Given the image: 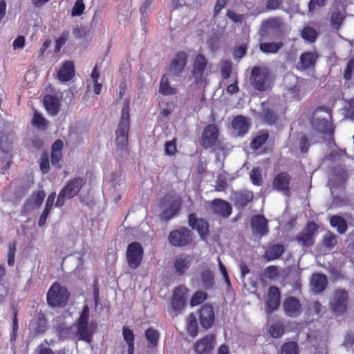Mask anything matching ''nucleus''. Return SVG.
Masks as SVG:
<instances>
[{
  "instance_id": "29",
  "label": "nucleus",
  "mask_w": 354,
  "mask_h": 354,
  "mask_svg": "<svg viewBox=\"0 0 354 354\" xmlns=\"http://www.w3.org/2000/svg\"><path fill=\"white\" fill-rule=\"evenodd\" d=\"M232 126L237 131L238 135L242 136L248 131L250 124L247 118L237 115L233 119Z\"/></svg>"
},
{
  "instance_id": "18",
  "label": "nucleus",
  "mask_w": 354,
  "mask_h": 354,
  "mask_svg": "<svg viewBox=\"0 0 354 354\" xmlns=\"http://www.w3.org/2000/svg\"><path fill=\"white\" fill-rule=\"evenodd\" d=\"M251 227L254 234H257L261 237L268 234V220L264 216L256 214L251 217Z\"/></svg>"
},
{
  "instance_id": "3",
  "label": "nucleus",
  "mask_w": 354,
  "mask_h": 354,
  "mask_svg": "<svg viewBox=\"0 0 354 354\" xmlns=\"http://www.w3.org/2000/svg\"><path fill=\"white\" fill-rule=\"evenodd\" d=\"M130 127V116L129 104H124L122 109L121 118L115 131V142L117 147L121 149L128 148L129 132Z\"/></svg>"
},
{
  "instance_id": "4",
  "label": "nucleus",
  "mask_w": 354,
  "mask_h": 354,
  "mask_svg": "<svg viewBox=\"0 0 354 354\" xmlns=\"http://www.w3.org/2000/svg\"><path fill=\"white\" fill-rule=\"evenodd\" d=\"M88 319L89 307L87 304H85L77 320V336L79 340L91 343L93 339V332L88 326Z\"/></svg>"
},
{
  "instance_id": "28",
  "label": "nucleus",
  "mask_w": 354,
  "mask_h": 354,
  "mask_svg": "<svg viewBox=\"0 0 354 354\" xmlns=\"http://www.w3.org/2000/svg\"><path fill=\"white\" fill-rule=\"evenodd\" d=\"M44 106L46 111L51 115L55 116L60 109V100L54 95H46L43 99Z\"/></svg>"
},
{
  "instance_id": "24",
  "label": "nucleus",
  "mask_w": 354,
  "mask_h": 354,
  "mask_svg": "<svg viewBox=\"0 0 354 354\" xmlns=\"http://www.w3.org/2000/svg\"><path fill=\"white\" fill-rule=\"evenodd\" d=\"M319 57V55L316 50L302 53L299 57L300 67H298V69L306 71L315 68Z\"/></svg>"
},
{
  "instance_id": "46",
  "label": "nucleus",
  "mask_w": 354,
  "mask_h": 354,
  "mask_svg": "<svg viewBox=\"0 0 354 354\" xmlns=\"http://www.w3.org/2000/svg\"><path fill=\"white\" fill-rule=\"evenodd\" d=\"M122 336L124 341L127 342L128 345V349L129 348H135L134 347V340L135 336L133 332L131 329L128 328L126 326L122 327Z\"/></svg>"
},
{
  "instance_id": "6",
  "label": "nucleus",
  "mask_w": 354,
  "mask_h": 354,
  "mask_svg": "<svg viewBox=\"0 0 354 354\" xmlns=\"http://www.w3.org/2000/svg\"><path fill=\"white\" fill-rule=\"evenodd\" d=\"M318 229L319 226L316 223L309 221L304 230L294 237V240L303 248H310L315 243V237Z\"/></svg>"
},
{
  "instance_id": "2",
  "label": "nucleus",
  "mask_w": 354,
  "mask_h": 354,
  "mask_svg": "<svg viewBox=\"0 0 354 354\" xmlns=\"http://www.w3.org/2000/svg\"><path fill=\"white\" fill-rule=\"evenodd\" d=\"M71 293L58 282H54L46 294V301L51 308H64L67 306Z\"/></svg>"
},
{
  "instance_id": "54",
  "label": "nucleus",
  "mask_w": 354,
  "mask_h": 354,
  "mask_svg": "<svg viewBox=\"0 0 354 354\" xmlns=\"http://www.w3.org/2000/svg\"><path fill=\"white\" fill-rule=\"evenodd\" d=\"M85 5L83 0H76L71 10L73 17L80 16L84 13Z\"/></svg>"
},
{
  "instance_id": "38",
  "label": "nucleus",
  "mask_w": 354,
  "mask_h": 354,
  "mask_svg": "<svg viewBox=\"0 0 354 354\" xmlns=\"http://www.w3.org/2000/svg\"><path fill=\"white\" fill-rule=\"evenodd\" d=\"M189 266L190 261L187 259V257H177L174 262V268L175 269V272L179 275L183 274L189 268Z\"/></svg>"
},
{
  "instance_id": "55",
  "label": "nucleus",
  "mask_w": 354,
  "mask_h": 354,
  "mask_svg": "<svg viewBox=\"0 0 354 354\" xmlns=\"http://www.w3.org/2000/svg\"><path fill=\"white\" fill-rule=\"evenodd\" d=\"M39 167L44 174H48L50 171L49 158L47 153H44L41 157Z\"/></svg>"
},
{
  "instance_id": "36",
  "label": "nucleus",
  "mask_w": 354,
  "mask_h": 354,
  "mask_svg": "<svg viewBox=\"0 0 354 354\" xmlns=\"http://www.w3.org/2000/svg\"><path fill=\"white\" fill-rule=\"evenodd\" d=\"M330 224L332 227H336L340 234H344L347 230V223L345 219L338 215L332 216L330 218Z\"/></svg>"
},
{
  "instance_id": "31",
  "label": "nucleus",
  "mask_w": 354,
  "mask_h": 354,
  "mask_svg": "<svg viewBox=\"0 0 354 354\" xmlns=\"http://www.w3.org/2000/svg\"><path fill=\"white\" fill-rule=\"evenodd\" d=\"M283 45L284 44L282 41L261 42L259 44V49L262 53L266 54H274L281 49Z\"/></svg>"
},
{
  "instance_id": "43",
  "label": "nucleus",
  "mask_w": 354,
  "mask_h": 354,
  "mask_svg": "<svg viewBox=\"0 0 354 354\" xmlns=\"http://www.w3.org/2000/svg\"><path fill=\"white\" fill-rule=\"evenodd\" d=\"M345 19L344 15L339 10H335L331 13L330 15V25L335 29L338 30L342 26Z\"/></svg>"
},
{
  "instance_id": "34",
  "label": "nucleus",
  "mask_w": 354,
  "mask_h": 354,
  "mask_svg": "<svg viewBox=\"0 0 354 354\" xmlns=\"http://www.w3.org/2000/svg\"><path fill=\"white\" fill-rule=\"evenodd\" d=\"M269 335L274 339L281 337L285 333V324L282 321H277L268 328Z\"/></svg>"
},
{
  "instance_id": "8",
  "label": "nucleus",
  "mask_w": 354,
  "mask_h": 354,
  "mask_svg": "<svg viewBox=\"0 0 354 354\" xmlns=\"http://www.w3.org/2000/svg\"><path fill=\"white\" fill-rule=\"evenodd\" d=\"M348 292L345 289H336L334 291L333 299L330 303L332 311L339 315L344 313L348 308Z\"/></svg>"
},
{
  "instance_id": "62",
  "label": "nucleus",
  "mask_w": 354,
  "mask_h": 354,
  "mask_svg": "<svg viewBox=\"0 0 354 354\" xmlns=\"http://www.w3.org/2000/svg\"><path fill=\"white\" fill-rule=\"evenodd\" d=\"M15 252L16 243L14 242L9 245V250L8 252V264L9 266H12L15 263Z\"/></svg>"
},
{
  "instance_id": "19",
  "label": "nucleus",
  "mask_w": 354,
  "mask_h": 354,
  "mask_svg": "<svg viewBox=\"0 0 354 354\" xmlns=\"http://www.w3.org/2000/svg\"><path fill=\"white\" fill-rule=\"evenodd\" d=\"M285 314L290 317H297L302 311L301 302L295 297L290 296L285 299L283 304Z\"/></svg>"
},
{
  "instance_id": "64",
  "label": "nucleus",
  "mask_w": 354,
  "mask_h": 354,
  "mask_svg": "<svg viewBox=\"0 0 354 354\" xmlns=\"http://www.w3.org/2000/svg\"><path fill=\"white\" fill-rule=\"evenodd\" d=\"M227 187V183L225 178L218 176L215 185V190L217 192L225 191Z\"/></svg>"
},
{
  "instance_id": "21",
  "label": "nucleus",
  "mask_w": 354,
  "mask_h": 354,
  "mask_svg": "<svg viewBox=\"0 0 354 354\" xmlns=\"http://www.w3.org/2000/svg\"><path fill=\"white\" fill-rule=\"evenodd\" d=\"M280 297L281 292L278 287L270 286L269 288L266 308V312L268 314H271L278 310L280 306Z\"/></svg>"
},
{
  "instance_id": "27",
  "label": "nucleus",
  "mask_w": 354,
  "mask_h": 354,
  "mask_svg": "<svg viewBox=\"0 0 354 354\" xmlns=\"http://www.w3.org/2000/svg\"><path fill=\"white\" fill-rule=\"evenodd\" d=\"M57 78L62 82L70 81L75 76V66L72 61H65L57 72Z\"/></svg>"
},
{
  "instance_id": "23",
  "label": "nucleus",
  "mask_w": 354,
  "mask_h": 354,
  "mask_svg": "<svg viewBox=\"0 0 354 354\" xmlns=\"http://www.w3.org/2000/svg\"><path fill=\"white\" fill-rule=\"evenodd\" d=\"M187 54L185 51L176 53L169 66V71L174 76H179L184 71L187 63Z\"/></svg>"
},
{
  "instance_id": "20",
  "label": "nucleus",
  "mask_w": 354,
  "mask_h": 354,
  "mask_svg": "<svg viewBox=\"0 0 354 354\" xmlns=\"http://www.w3.org/2000/svg\"><path fill=\"white\" fill-rule=\"evenodd\" d=\"M210 207L215 214L225 218H228L232 212L231 204L221 198L214 199L210 203Z\"/></svg>"
},
{
  "instance_id": "15",
  "label": "nucleus",
  "mask_w": 354,
  "mask_h": 354,
  "mask_svg": "<svg viewBox=\"0 0 354 354\" xmlns=\"http://www.w3.org/2000/svg\"><path fill=\"white\" fill-rule=\"evenodd\" d=\"M29 327L34 335H44L49 328L45 314L41 311L37 313L30 320Z\"/></svg>"
},
{
  "instance_id": "14",
  "label": "nucleus",
  "mask_w": 354,
  "mask_h": 354,
  "mask_svg": "<svg viewBox=\"0 0 354 354\" xmlns=\"http://www.w3.org/2000/svg\"><path fill=\"white\" fill-rule=\"evenodd\" d=\"M218 138V129L216 124H210L207 125L200 139L201 145L208 149L216 145Z\"/></svg>"
},
{
  "instance_id": "11",
  "label": "nucleus",
  "mask_w": 354,
  "mask_h": 354,
  "mask_svg": "<svg viewBox=\"0 0 354 354\" xmlns=\"http://www.w3.org/2000/svg\"><path fill=\"white\" fill-rule=\"evenodd\" d=\"M189 226L197 231L202 240H206L209 235V224L204 218H198L196 213L188 215Z\"/></svg>"
},
{
  "instance_id": "44",
  "label": "nucleus",
  "mask_w": 354,
  "mask_h": 354,
  "mask_svg": "<svg viewBox=\"0 0 354 354\" xmlns=\"http://www.w3.org/2000/svg\"><path fill=\"white\" fill-rule=\"evenodd\" d=\"M283 26V20L280 17H270L263 21V26L267 29L278 30Z\"/></svg>"
},
{
  "instance_id": "1",
  "label": "nucleus",
  "mask_w": 354,
  "mask_h": 354,
  "mask_svg": "<svg viewBox=\"0 0 354 354\" xmlns=\"http://www.w3.org/2000/svg\"><path fill=\"white\" fill-rule=\"evenodd\" d=\"M249 80L252 86L259 92H265L272 88L271 72L266 66L258 65L252 67Z\"/></svg>"
},
{
  "instance_id": "17",
  "label": "nucleus",
  "mask_w": 354,
  "mask_h": 354,
  "mask_svg": "<svg viewBox=\"0 0 354 354\" xmlns=\"http://www.w3.org/2000/svg\"><path fill=\"white\" fill-rule=\"evenodd\" d=\"M198 314L201 326L205 329L210 328L215 321L213 307L209 304L203 305L199 309Z\"/></svg>"
},
{
  "instance_id": "16",
  "label": "nucleus",
  "mask_w": 354,
  "mask_h": 354,
  "mask_svg": "<svg viewBox=\"0 0 354 354\" xmlns=\"http://www.w3.org/2000/svg\"><path fill=\"white\" fill-rule=\"evenodd\" d=\"M215 343L216 335L212 333L207 334L196 342L194 345V351L198 354H208L214 349Z\"/></svg>"
},
{
  "instance_id": "49",
  "label": "nucleus",
  "mask_w": 354,
  "mask_h": 354,
  "mask_svg": "<svg viewBox=\"0 0 354 354\" xmlns=\"http://www.w3.org/2000/svg\"><path fill=\"white\" fill-rule=\"evenodd\" d=\"M45 197V192L43 190H40L35 194H32L28 200V202L33 205L35 207L39 208L43 203Z\"/></svg>"
},
{
  "instance_id": "56",
  "label": "nucleus",
  "mask_w": 354,
  "mask_h": 354,
  "mask_svg": "<svg viewBox=\"0 0 354 354\" xmlns=\"http://www.w3.org/2000/svg\"><path fill=\"white\" fill-rule=\"evenodd\" d=\"M264 274L267 278L274 279L279 276V270L278 267L276 266H269L265 268Z\"/></svg>"
},
{
  "instance_id": "48",
  "label": "nucleus",
  "mask_w": 354,
  "mask_h": 354,
  "mask_svg": "<svg viewBox=\"0 0 354 354\" xmlns=\"http://www.w3.org/2000/svg\"><path fill=\"white\" fill-rule=\"evenodd\" d=\"M281 354H299V346L295 342H285L281 348Z\"/></svg>"
},
{
  "instance_id": "63",
  "label": "nucleus",
  "mask_w": 354,
  "mask_h": 354,
  "mask_svg": "<svg viewBox=\"0 0 354 354\" xmlns=\"http://www.w3.org/2000/svg\"><path fill=\"white\" fill-rule=\"evenodd\" d=\"M227 2L228 0H216L213 10L214 17L220 14L221 11L226 6Z\"/></svg>"
},
{
  "instance_id": "50",
  "label": "nucleus",
  "mask_w": 354,
  "mask_h": 354,
  "mask_svg": "<svg viewBox=\"0 0 354 354\" xmlns=\"http://www.w3.org/2000/svg\"><path fill=\"white\" fill-rule=\"evenodd\" d=\"M207 298V294L203 291H196L192 295L190 300L192 306H196L201 304Z\"/></svg>"
},
{
  "instance_id": "37",
  "label": "nucleus",
  "mask_w": 354,
  "mask_h": 354,
  "mask_svg": "<svg viewBox=\"0 0 354 354\" xmlns=\"http://www.w3.org/2000/svg\"><path fill=\"white\" fill-rule=\"evenodd\" d=\"M268 138L269 133L266 130L261 131L259 135L252 140L250 142L251 148L254 150L259 149L266 142Z\"/></svg>"
},
{
  "instance_id": "52",
  "label": "nucleus",
  "mask_w": 354,
  "mask_h": 354,
  "mask_svg": "<svg viewBox=\"0 0 354 354\" xmlns=\"http://www.w3.org/2000/svg\"><path fill=\"white\" fill-rule=\"evenodd\" d=\"M322 243L324 247L332 249L336 245L337 241L335 235L328 232L324 237Z\"/></svg>"
},
{
  "instance_id": "58",
  "label": "nucleus",
  "mask_w": 354,
  "mask_h": 354,
  "mask_svg": "<svg viewBox=\"0 0 354 354\" xmlns=\"http://www.w3.org/2000/svg\"><path fill=\"white\" fill-rule=\"evenodd\" d=\"M248 45L246 44H242L239 46L236 47L233 51V56L235 59H241L244 57L247 53Z\"/></svg>"
},
{
  "instance_id": "32",
  "label": "nucleus",
  "mask_w": 354,
  "mask_h": 354,
  "mask_svg": "<svg viewBox=\"0 0 354 354\" xmlns=\"http://www.w3.org/2000/svg\"><path fill=\"white\" fill-rule=\"evenodd\" d=\"M201 281L205 290L212 289L215 284L214 272L209 269L203 270L201 274Z\"/></svg>"
},
{
  "instance_id": "39",
  "label": "nucleus",
  "mask_w": 354,
  "mask_h": 354,
  "mask_svg": "<svg viewBox=\"0 0 354 354\" xmlns=\"http://www.w3.org/2000/svg\"><path fill=\"white\" fill-rule=\"evenodd\" d=\"M304 93V89L300 83H297L288 88L287 95L291 100L299 101Z\"/></svg>"
},
{
  "instance_id": "25",
  "label": "nucleus",
  "mask_w": 354,
  "mask_h": 354,
  "mask_svg": "<svg viewBox=\"0 0 354 354\" xmlns=\"http://www.w3.org/2000/svg\"><path fill=\"white\" fill-rule=\"evenodd\" d=\"M181 205L182 199L180 197L174 198L160 214V219L162 221H168L171 218H174L180 212Z\"/></svg>"
},
{
  "instance_id": "51",
  "label": "nucleus",
  "mask_w": 354,
  "mask_h": 354,
  "mask_svg": "<svg viewBox=\"0 0 354 354\" xmlns=\"http://www.w3.org/2000/svg\"><path fill=\"white\" fill-rule=\"evenodd\" d=\"M232 64L230 60H224L221 63V73L223 79H228L232 73Z\"/></svg>"
},
{
  "instance_id": "45",
  "label": "nucleus",
  "mask_w": 354,
  "mask_h": 354,
  "mask_svg": "<svg viewBox=\"0 0 354 354\" xmlns=\"http://www.w3.org/2000/svg\"><path fill=\"white\" fill-rule=\"evenodd\" d=\"M261 115L263 121L270 125L274 124L278 119L275 112L268 108L263 109L261 113Z\"/></svg>"
},
{
  "instance_id": "12",
  "label": "nucleus",
  "mask_w": 354,
  "mask_h": 354,
  "mask_svg": "<svg viewBox=\"0 0 354 354\" xmlns=\"http://www.w3.org/2000/svg\"><path fill=\"white\" fill-rule=\"evenodd\" d=\"M290 181L291 176L290 174L286 171H281L274 177L272 184V188L289 197L290 196Z\"/></svg>"
},
{
  "instance_id": "26",
  "label": "nucleus",
  "mask_w": 354,
  "mask_h": 354,
  "mask_svg": "<svg viewBox=\"0 0 354 354\" xmlns=\"http://www.w3.org/2000/svg\"><path fill=\"white\" fill-rule=\"evenodd\" d=\"M286 250V247L281 243H270L263 254V258L267 261L280 259Z\"/></svg>"
},
{
  "instance_id": "59",
  "label": "nucleus",
  "mask_w": 354,
  "mask_h": 354,
  "mask_svg": "<svg viewBox=\"0 0 354 354\" xmlns=\"http://www.w3.org/2000/svg\"><path fill=\"white\" fill-rule=\"evenodd\" d=\"M165 151L167 155L172 156L174 155L176 151V140L174 138L171 141L166 142L165 145Z\"/></svg>"
},
{
  "instance_id": "7",
  "label": "nucleus",
  "mask_w": 354,
  "mask_h": 354,
  "mask_svg": "<svg viewBox=\"0 0 354 354\" xmlns=\"http://www.w3.org/2000/svg\"><path fill=\"white\" fill-rule=\"evenodd\" d=\"M144 258V250L139 242L129 243L126 251V260L131 269H137L141 265Z\"/></svg>"
},
{
  "instance_id": "40",
  "label": "nucleus",
  "mask_w": 354,
  "mask_h": 354,
  "mask_svg": "<svg viewBox=\"0 0 354 354\" xmlns=\"http://www.w3.org/2000/svg\"><path fill=\"white\" fill-rule=\"evenodd\" d=\"M187 333L192 337L198 334V323L194 313H190L187 317Z\"/></svg>"
},
{
  "instance_id": "60",
  "label": "nucleus",
  "mask_w": 354,
  "mask_h": 354,
  "mask_svg": "<svg viewBox=\"0 0 354 354\" xmlns=\"http://www.w3.org/2000/svg\"><path fill=\"white\" fill-rule=\"evenodd\" d=\"M354 71V59H351L347 62L346 69L344 73V78L346 80H350Z\"/></svg>"
},
{
  "instance_id": "42",
  "label": "nucleus",
  "mask_w": 354,
  "mask_h": 354,
  "mask_svg": "<svg viewBox=\"0 0 354 354\" xmlns=\"http://www.w3.org/2000/svg\"><path fill=\"white\" fill-rule=\"evenodd\" d=\"M301 35L305 41L314 43L318 37V32L313 27L305 26L301 30Z\"/></svg>"
},
{
  "instance_id": "57",
  "label": "nucleus",
  "mask_w": 354,
  "mask_h": 354,
  "mask_svg": "<svg viewBox=\"0 0 354 354\" xmlns=\"http://www.w3.org/2000/svg\"><path fill=\"white\" fill-rule=\"evenodd\" d=\"M226 16L234 23L241 24L245 19V15L243 14H237L234 11L228 10Z\"/></svg>"
},
{
  "instance_id": "10",
  "label": "nucleus",
  "mask_w": 354,
  "mask_h": 354,
  "mask_svg": "<svg viewBox=\"0 0 354 354\" xmlns=\"http://www.w3.org/2000/svg\"><path fill=\"white\" fill-rule=\"evenodd\" d=\"M12 145L7 135L0 137V151L3 155L1 157V161L3 164L2 173L8 170L12 162Z\"/></svg>"
},
{
  "instance_id": "9",
  "label": "nucleus",
  "mask_w": 354,
  "mask_h": 354,
  "mask_svg": "<svg viewBox=\"0 0 354 354\" xmlns=\"http://www.w3.org/2000/svg\"><path fill=\"white\" fill-rule=\"evenodd\" d=\"M188 292V288L185 286H178L174 288L171 299V306L175 315L180 313L184 310Z\"/></svg>"
},
{
  "instance_id": "53",
  "label": "nucleus",
  "mask_w": 354,
  "mask_h": 354,
  "mask_svg": "<svg viewBox=\"0 0 354 354\" xmlns=\"http://www.w3.org/2000/svg\"><path fill=\"white\" fill-rule=\"evenodd\" d=\"M32 123L37 128L46 127L47 125V121L46 119L36 111L34 112Z\"/></svg>"
},
{
  "instance_id": "22",
  "label": "nucleus",
  "mask_w": 354,
  "mask_h": 354,
  "mask_svg": "<svg viewBox=\"0 0 354 354\" xmlns=\"http://www.w3.org/2000/svg\"><path fill=\"white\" fill-rule=\"evenodd\" d=\"M85 180L82 177H75L69 180L61 191L71 199L75 197L85 185Z\"/></svg>"
},
{
  "instance_id": "5",
  "label": "nucleus",
  "mask_w": 354,
  "mask_h": 354,
  "mask_svg": "<svg viewBox=\"0 0 354 354\" xmlns=\"http://www.w3.org/2000/svg\"><path fill=\"white\" fill-rule=\"evenodd\" d=\"M169 243L178 248H184L193 243L194 234L186 227L171 230L168 235Z\"/></svg>"
},
{
  "instance_id": "13",
  "label": "nucleus",
  "mask_w": 354,
  "mask_h": 354,
  "mask_svg": "<svg viewBox=\"0 0 354 354\" xmlns=\"http://www.w3.org/2000/svg\"><path fill=\"white\" fill-rule=\"evenodd\" d=\"M207 60L202 54H198L194 58L192 64V75L196 84H201L204 81V73L207 69Z\"/></svg>"
},
{
  "instance_id": "41",
  "label": "nucleus",
  "mask_w": 354,
  "mask_h": 354,
  "mask_svg": "<svg viewBox=\"0 0 354 354\" xmlns=\"http://www.w3.org/2000/svg\"><path fill=\"white\" fill-rule=\"evenodd\" d=\"M56 333L59 339L62 340L69 338L72 332V326H68L64 322H61L55 326Z\"/></svg>"
},
{
  "instance_id": "30",
  "label": "nucleus",
  "mask_w": 354,
  "mask_h": 354,
  "mask_svg": "<svg viewBox=\"0 0 354 354\" xmlns=\"http://www.w3.org/2000/svg\"><path fill=\"white\" fill-rule=\"evenodd\" d=\"M311 283L316 292H322L328 286L327 277L322 273H315L312 276Z\"/></svg>"
},
{
  "instance_id": "35",
  "label": "nucleus",
  "mask_w": 354,
  "mask_h": 354,
  "mask_svg": "<svg viewBox=\"0 0 354 354\" xmlns=\"http://www.w3.org/2000/svg\"><path fill=\"white\" fill-rule=\"evenodd\" d=\"M145 336L149 348L152 349L157 346L160 337V333L158 330L151 328H147L145 330Z\"/></svg>"
},
{
  "instance_id": "47",
  "label": "nucleus",
  "mask_w": 354,
  "mask_h": 354,
  "mask_svg": "<svg viewBox=\"0 0 354 354\" xmlns=\"http://www.w3.org/2000/svg\"><path fill=\"white\" fill-rule=\"evenodd\" d=\"M250 177L253 185L259 186L263 183L261 169L259 167H254L250 173Z\"/></svg>"
},
{
  "instance_id": "61",
  "label": "nucleus",
  "mask_w": 354,
  "mask_h": 354,
  "mask_svg": "<svg viewBox=\"0 0 354 354\" xmlns=\"http://www.w3.org/2000/svg\"><path fill=\"white\" fill-rule=\"evenodd\" d=\"M50 160L53 167L55 168H60L61 162L62 161V153L51 152Z\"/></svg>"
},
{
  "instance_id": "33",
  "label": "nucleus",
  "mask_w": 354,
  "mask_h": 354,
  "mask_svg": "<svg viewBox=\"0 0 354 354\" xmlns=\"http://www.w3.org/2000/svg\"><path fill=\"white\" fill-rule=\"evenodd\" d=\"M159 93L164 95H170L176 93V88L170 85L169 79L165 74H164L160 79Z\"/></svg>"
}]
</instances>
